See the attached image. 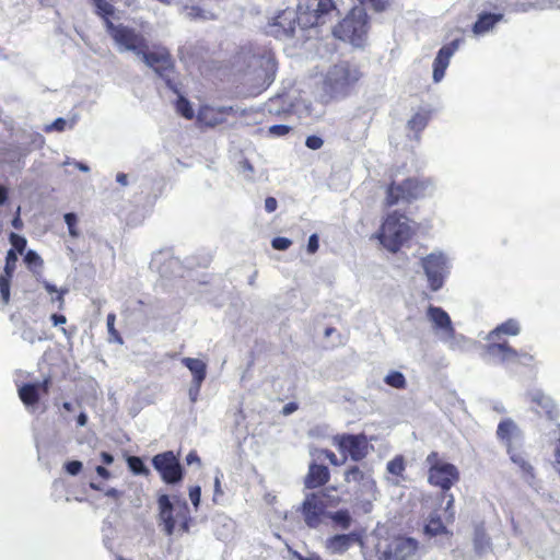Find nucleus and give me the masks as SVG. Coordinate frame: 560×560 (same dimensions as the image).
<instances>
[{"instance_id":"nucleus-64","label":"nucleus","mask_w":560,"mask_h":560,"mask_svg":"<svg viewBox=\"0 0 560 560\" xmlns=\"http://www.w3.org/2000/svg\"><path fill=\"white\" fill-rule=\"evenodd\" d=\"M105 495L118 500L121 497V492L115 488H109L105 491Z\"/></svg>"},{"instance_id":"nucleus-7","label":"nucleus","mask_w":560,"mask_h":560,"mask_svg":"<svg viewBox=\"0 0 560 560\" xmlns=\"http://www.w3.org/2000/svg\"><path fill=\"white\" fill-rule=\"evenodd\" d=\"M425 462L429 465L428 481L430 485L446 492L459 480L457 467L441 459L438 453H430Z\"/></svg>"},{"instance_id":"nucleus-5","label":"nucleus","mask_w":560,"mask_h":560,"mask_svg":"<svg viewBox=\"0 0 560 560\" xmlns=\"http://www.w3.org/2000/svg\"><path fill=\"white\" fill-rule=\"evenodd\" d=\"M432 192L433 185L429 180H418L415 178H407L401 183L393 180L387 188L385 202L390 207L399 202L429 196Z\"/></svg>"},{"instance_id":"nucleus-17","label":"nucleus","mask_w":560,"mask_h":560,"mask_svg":"<svg viewBox=\"0 0 560 560\" xmlns=\"http://www.w3.org/2000/svg\"><path fill=\"white\" fill-rule=\"evenodd\" d=\"M462 39L457 38L451 42L450 44L443 46L434 61H433V80L439 83L445 75V71L450 65V60L455 51L459 48Z\"/></svg>"},{"instance_id":"nucleus-51","label":"nucleus","mask_w":560,"mask_h":560,"mask_svg":"<svg viewBox=\"0 0 560 560\" xmlns=\"http://www.w3.org/2000/svg\"><path fill=\"white\" fill-rule=\"evenodd\" d=\"M82 463L80 460H70L65 464L66 471L71 476H77L82 470Z\"/></svg>"},{"instance_id":"nucleus-29","label":"nucleus","mask_w":560,"mask_h":560,"mask_svg":"<svg viewBox=\"0 0 560 560\" xmlns=\"http://www.w3.org/2000/svg\"><path fill=\"white\" fill-rule=\"evenodd\" d=\"M357 540L358 535L354 533L335 535L331 538L327 539L326 547L331 553H342L347 551L350 548L351 544Z\"/></svg>"},{"instance_id":"nucleus-56","label":"nucleus","mask_w":560,"mask_h":560,"mask_svg":"<svg viewBox=\"0 0 560 560\" xmlns=\"http://www.w3.org/2000/svg\"><path fill=\"white\" fill-rule=\"evenodd\" d=\"M334 9L332 0H320L319 10H318V20L330 12Z\"/></svg>"},{"instance_id":"nucleus-21","label":"nucleus","mask_w":560,"mask_h":560,"mask_svg":"<svg viewBox=\"0 0 560 560\" xmlns=\"http://www.w3.org/2000/svg\"><path fill=\"white\" fill-rule=\"evenodd\" d=\"M159 504V522L163 525V530L166 535L171 536L175 532L176 520H175V504L170 500V497L162 494L158 500Z\"/></svg>"},{"instance_id":"nucleus-61","label":"nucleus","mask_w":560,"mask_h":560,"mask_svg":"<svg viewBox=\"0 0 560 560\" xmlns=\"http://www.w3.org/2000/svg\"><path fill=\"white\" fill-rule=\"evenodd\" d=\"M318 236L317 234H312L310 237H308V243H307V252L310 254H314L317 252L318 249Z\"/></svg>"},{"instance_id":"nucleus-59","label":"nucleus","mask_w":560,"mask_h":560,"mask_svg":"<svg viewBox=\"0 0 560 560\" xmlns=\"http://www.w3.org/2000/svg\"><path fill=\"white\" fill-rule=\"evenodd\" d=\"M320 454H323L330 462V464L335 466H339L346 462V457L342 459V462H339L336 454L329 450H323L320 451Z\"/></svg>"},{"instance_id":"nucleus-8","label":"nucleus","mask_w":560,"mask_h":560,"mask_svg":"<svg viewBox=\"0 0 560 560\" xmlns=\"http://www.w3.org/2000/svg\"><path fill=\"white\" fill-rule=\"evenodd\" d=\"M485 346L483 359L494 364L523 363L528 364L533 357L513 349L505 340H488Z\"/></svg>"},{"instance_id":"nucleus-31","label":"nucleus","mask_w":560,"mask_h":560,"mask_svg":"<svg viewBox=\"0 0 560 560\" xmlns=\"http://www.w3.org/2000/svg\"><path fill=\"white\" fill-rule=\"evenodd\" d=\"M439 339L453 351H466L469 345V340L465 336L456 334L454 327L442 335Z\"/></svg>"},{"instance_id":"nucleus-33","label":"nucleus","mask_w":560,"mask_h":560,"mask_svg":"<svg viewBox=\"0 0 560 560\" xmlns=\"http://www.w3.org/2000/svg\"><path fill=\"white\" fill-rule=\"evenodd\" d=\"M175 520L179 524V529L188 532L189 529V511L186 502L175 504Z\"/></svg>"},{"instance_id":"nucleus-23","label":"nucleus","mask_w":560,"mask_h":560,"mask_svg":"<svg viewBox=\"0 0 560 560\" xmlns=\"http://www.w3.org/2000/svg\"><path fill=\"white\" fill-rule=\"evenodd\" d=\"M427 317L432 323L433 330L439 338L453 327L448 314L439 306L430 305L427 311Z\"/></svg>"},{"instance_id":"nucleus-11","label":"nucleus","mask_w":560,"mask_h":560,"mask_svg":"<svg viewBox=\"0 0 560 560\" xmlns=\"http://www.w3.org/2000/svg\"><path fill=\"white\" fill-rule=\"evenodd\" d=\"M276 61L271 54L253 55L248 62L249 74H253L257 84L268 86L275 79Z\"/></svg>"},{"instance_id":"nucleus-44","label":"nucleus","mask_w":560,"mask_h":560,"mask_svg":"<svg viewBox=\"0 0 560 560\" xmlns=\"http://www.w3.org/2000/svg\"><path fill=\"white\" fill-rule=\"evenodd\" d=\"M65 222H66V224L68 226L69 234L72 237H78L79 236V231L77 229V223H78L77 214L72 213V212L66 213L65 214Z\"/></svg>"},{"instance_id":"nucleus-37","label":"nucleus","mask_w":560,"mask_h":560,"mask_svg":"<svg viewBox=\"0 0 560 560\" xmlns=\"http://www.w3.org/2000/svg\"><path fill=\"white\" fill-rule=\"evenodd\" d=\"M23 260H24L25 265L27 266V268L33 272H37V269H40L43 266V259L33 249H30L24 254Z\"/></svg>"},{"instance_id":"nucleus-27","label":"nucleus","mask_w":560,"mask_h":560,"mask_svg":"<svg viewBox=\"0 0 560 560\" xmlns=\"http://www.w3.org/2000/svg\"><path fill=\"white\" fill-rule=\"evenodd\" d=\"M532 402L535 405L537 412H545L550 420L558 418L559 410L557 409L553 400L544 393L539 390L534 392L532 394Z\"/></svg>"},{"instance_id":"nucleus-20","label":"nucleus","mask_w":560,"mask_h":560,"mask_svg":"<svg viewBox=\"0 0 560 560\" xmlns=\"http://www.w3.org/2000/svg\"><path fill=\"white\" fill-rule=\"evenodd\" d=\"M18 262V254L14 249L7 253L4 273L0 276V308L5 306L10 301V280L13 276Z\"/></svg>"},{"instance_id":"nucleus-10","label":"nucleus","mask_w":560,"mask_h":560,"mask_svg":"<svg viewBox=\"0 0 560 560\" xmlns=\"http://www.w3.org/2000/svg\"><path fill=\"white\" fill-rule=\"evenodd\" d=\"M419 542L410 537H396L382 553L383 560H420Z\"/></svg>"},{"instance_id":"nucleus-14","label":"nucleus","mask_w":560,"mask_h":560,"mask_svg":"<svg viewBox=\"0 0 560 560\" xmlns=\"http://www.w3.org/2000/svg\"><path fill=\"white\" fill-rule=\"evenodd\" d=\"M300 13L293 9H285L276 15L269 23L268 33L277 38L284 39L293 36Z\"/></svg>"},{"instance_id":"nucleus-2","label":"nucleus","mask_w":560,"mask_h":560,"mask_svg":"<svg viewBox=\"0 0 560 560\" xmlns=\"http://www.w3.org/2000/svg\"><path fill=\"white\" fill-rule=\"evenodd\" d=\"M361 77L359 67L350 61L340 60L330 65L322 74L319 82L322 101L345 98L351 93Z\"/></svg>"},{"instance_id":"nucleus-36","label":"nucleus","mask_w":560,"mask_h":560,"mask_svg":"<svg viewBox=\"0 0 560 560\" xmlns=\"http://www.w3.org/2000/svg\"><path fill=\"white\" fill-rule=\"evenodd\" d=\"M429 121V113L427 112H418L416 113L408 121V127L411 130L420 132L425 128Z\"/></svg>"},{"instance_id":"nucleus-12","label":"nucleus","mask_w":560,"mask_h":560,"mask_svg":"<svg viewBox=\"0 0 560 560\" xmlns=\"http://www.w3.org/2000/svg\"><path fill=\"white\" fill-rule=\"evenodd\" d=\"M152 464L166 483H176L182 480L183 468L172 451L155 455Z\"/></svg>"},{"instance_id":"nucleus-46","label":"nucleus","mask_w":560,"mask_h":560,"mask_svg":"<svg viewBox=\"0 0 560 560\" xmlns=\"http://www.w3.org/2000/svg\"><path fill=\"white\" fill-rule=\"evenodd\" d=\"M96 7L97 13L104 18H107L113 13V5L106 0H92ZM108 19H105V21Z\"/></svg>"},{"instance_id":"nucleus-45","label":"nucleus","mask_w":560,"mask_h":560,"mask_svg":"<svg viewBox=\"0 0 560 560\" xmlns=\"http://www.w3.org/2000/svg\"><path fill=\"white\" fill-rule=\"evenodd\" d=\"M21 337L23 340L34 343L36 341H40L44 339L43 335L38 334L34 328L32 327H24L21 334Z\"/></svg>"},{"instance_id":"nucleus-58","label":"nucleus","mask_w":560,"mask_h":560,"mask_svg":"<svg viewBox=\"0 0 560 560\" xmlns=\"http://www.w3.org/2000/svg\"><path fill=\"white\" fill-rule=\"evenodd\" d=\"M68 125V121L63 118H57L49 127H47V131L56 130L63 131Z\"/></svg>"},{"instance_id":"nucleus-15","label":"nucleus","mask_w":560,"mask_h":560,"mask_svg":"<svg viewBox=\"0 0 560 560\" xmlns=\"http://www.w3.org/2000/svg\"><path fill=\"white\" fill-rule=\"evenodd\" d=\"M50 383V378L46 377L42 382L27 383L19 387V397L28 410H35L40 396L48 393Z\"/></svg>"},{"instance_id":"nucleus-54","label":"nucleus","mask_w":560,"mask_h":560,"mask_svg":"<svg viewBox=\"0 0 560 560\" xmlns=\"http://www.w3.org/2000/svg\"><path fill=\"white\" fill-rule=\"evenodd\" d=\"M201 385L202 383H195V381H191V384L188 389V396L190 401L194 404L198 400Z\"/></svg>"},{"instance_id":"nucleus-24","label":"nucleus","mask_w":560,"mask_h":560,"mask_svg":"<svg viewBox=\"0 0 560 560\" xmlns=\"http://www.w3.org/2000/svg\"><path fill=\"white\" fill-rule=\"evenodd\" d=\"M319 4L320 0H300L298 5L299 25L304 27L317 25Z\"/></svg>"},{"instance_id":"nucleus-34","label":"nucleus","mask_w":560,"mask_h":560,"mask_svg":"<svg viewBox=\"0 0 560 560\" xmlns=\"http://www.w3.org/2000/svg\"><path fill=\"white\" fill-rule=\"evenodd\" d=\"M474 549L477 557L481 558L490 550V540L483 532H476L474 539Z\"/></svg>"},{"instance_id":"nucleus-47","label":"nucleus","mask_w":560,"mask_h":560,"mask_svg":"<svg viewBox=\"0 0 560 560\" xmlns=\"http://www.w3.org/2000/svg\"><path fill=\"white\" fill-rule=\"evenodd\" d=\"M115 319H116V316L115 314H108L107 315V329H108V334L110 335V337L119 342V343H122V339L121 337L119 336V334L117 332V330L115 329Z\"/></svg>"},{"instance_id":"nucleus-3","label":"nucleus","mask_w":560,"mask_h":560,"mask_svg":"<svg viewBox=\"0 0 560 560\" xmlns=\"http://www.w3.org/2000/svg\"><path fill=\"white\" fill-rule=\"evenodd\" d=\"M413 233L409 220L404 214L393 212L387 215L375 237L389 252L396 253Z\"/></svg>"},{"instance_id":"nucleus-43","label":"nucleus","mask_w":560,"mask_h":560,"mask_svg":"<svg viewBox=\"0 0 560 560\" xmlns=\"http://www.w3.org/2000/svg\"><path fill=\"white\" fill-rule=\"evenodd\" d=\"M183 13L185 14V16H187L189 19H197V18H200V19H203V20L209 19V12H206V11L201 10L200 8L195 7V5H190V7L189 5H184Z\"/></svg>"},{"instance_id":"nucleus-42","label":"nucleus","mask_w":560,"mask_h":560,"mask_svg":"<svg viewBox=\"0 0 560 560\" xmlns=\"http://www.w3.org/2000/svg\"><path fill=\"white\" fill-rule=\"evenodd\" d=\"M177 112L185 118L190 119L194 117V109L190 103L183 96H179L176 103Z\"/></svg>"},{"instance_id":"nucleus-28","label":"nucleus","mask_w":560,"mask_h":560,"mask_svg":"<svg viewBox=\"0 0 560 560\" xmlns=\"http://www.w3.org/2000/svg\"><path fill=\"white\" fill-rule=\"evenodd\" d=\"M503 20L501 13H481L472 26V33L477 36L485 35L492 31L494 25Z\"/></svg>"},{"instance_id":"nucleus-55","label":"nucleus","mask_w":560,"mask_h":560,"mask_svg":"<svg viewBox=\"0 0 560 560\" xmlns=\"http://www.w3.org/2000/svg\"><path fill=\"white\" fill-rule=\"evenodd\" d=\"M200 497H201L200 487L196 486V487L190 488L189 498L195 508H198V505L200 503Z\"/></svg>"},{"instance_id":"nucleus-60","label":"nucleus","mask_w":560,"mask_h":560,"mask_svg":"<svg viewBox=\"0 0 560 560\" xmlns=\"http://www.w3.org/2000/svg\"><path fill=\"white\" fill-rule=\"evenodd\" d=\"M528 7L534 8L533 4H529ZM535 8H538L540 10L553 9V8L560 9V4L553 2L552 0H541L538 2L537 5H535Z\"/></svg>"},{"instance_id":"nucleus-35","label":"nucleus","mask_w":560,"mask_h":560,"mask_svg":"<svg viewBox=\"0 0 560 560\" xmlns=\"http://www.w3.org/2000/svg\"><path fill=\"white\" fill-rule=\"evenodd\" d=\"M446 528L443 525L441 518L436 514H431L430 518L424 527V532L429 536H438L445 533Z\"/></svg>"},{"instance_id":"nucleus-26","label":"nucleus","mask_w":560,"mask_h":560,"mask_svg":"<svg viewBox=\"0 0 560 560\" xmlns=\"http://www.w3.org/2000/svg\"><path fill=\"white\" fill-rule=\"evenodd\" d=\"M329 479V470L324 465L311 464L305 477V487L307 489L318 488L325 485Z\"/></svg>"},{"instance_id":"nucleus-19","label":"nucleus","mask_w":560,"mask_h":560,"mask_svg":"<svg viewBox=\"0 0 560 560\" xmlns=\"http://www.w3.org/2000/svg\"><path fill=\"white\" fill-rule=\"evenodd\" d=\"M406 460L402 455H396L386 464L384 481L389 487H401L407 481Z\"/></svg>"},{"instance_id":"nucleus-32","label":"nucleus","mask_w":560,"mask_h":560,"mask_svg":"<svg viewBox=\"0 0 560 560\" xmlns=\"http://www.w3.org/2000/svg\"><path fill=\"white\" fill-rule=\"evenodd\" d=\"M182 363L190 371L195 383H203L207 376V363L200 359L183 358Z\"/></svg>"},{"instance_id":"nucleus-30","label":"nucleus","mask_w":560,"mask_h":560,"mask_svg":"<svg viewBox=\"0 0 560 560\" xmlns=\"http://www.w3.org/2000/svg\"><path fill=\"white\" fill-rule=\"evenodd\" d=\"M520 332V323L516 319L510 318L491 330L487 335L486 340H501L502 335L517 336Z\"/></svg>"},{"instance_id":"nucleus-16","label":"nucleus","mask_w":560,"mask_h":560,"mask_svg":"<svg viewBox=\"0 0 560 560\" xmlns=\"http://www.w3.org/2000/svg\"><path fill=\"white\" fill-rule=\"evenodd\" d=\"M326 509L324 497L319 493H308L302 504V514L310 527H317Z\"/></svg>"},{"instance_id":"nucleus-6","label":"nucleus","mask_w":560,"mask_h":560,"mask_svg":"<svg viewBox=\"0 0 560 560\" xmlns=\"http://www.w3.org/2000/svg\"><path fill=\"white\" fill-rule=\"evenodd\" d=\"M347 483L355 485V495L359 499L376 500L378 490L372 467L366 464L351 465L343 474Z\"/></svg>"},{"instance_id":"nucleus-40","label":"nucleus","mask_w":560,"mask_h":560,"mask_svg":"<svg viewBox=\"0 0 560 560\" xmlns=\"http://www.w3.org/2000/svg\"><path fill=\"white\" fill-rule=\"evenodd\" d=\"M128 467L135 475H148L149 469L145 467L142 459L138 456H129L127 458Z\"/></svg>"},{"instance_id":"nucleus-63","label":"nucleus","mask_w":560,"mask_h":560,"mask_svg":"<svg viewBox=\"0 0 560 560\" xmlns=\"http://www.w3.org/2000/svg\"><path fill=\"white\" fill-rule=\"evenodd\" d=\"M186 463L188 465H191V464H198L200 465V458L199 456L197 455L196 452H190L187 456H186Z\"/></svg>"},{"instance_id":"nucleus-49","label":"nucleus","mask_w":560,"mask_h":560,"mask_svg":"<svg viewBox=\"0 0 560 560\" xmlns=\"http://www.w3.org/2000/svg\"><path fill=\"white\" fill-rule=\"evenodd\" d=\"M443 499L446 500V504H445V513H446V517L447 520H453L454 518V515H455V512H454V497L453 494L451 493H444L443 494Z\"/></svg>"},{"instance_id":"nucleus-9","label":"nucleus","mask_w":560,"mask_h":560,"mask_svg":"<svg viewBox=\"0 0 560 560\" xmlns=\"http://www.w3.org/2000/svg\"><path fill=\"white\" fill-rule=\"evenodd\" d=\"M421 267L427 276L429 288L435 292L443 287L450 273L451 260L444 253L436 250L421 259Z\"/></svg>"},{"instance_id":"nucleus-22","label":"nucleus","mask_w":560,"mask_h":560,"mask_svg":"<svg viewBox=\"0 0 560 560\" xmlns=\"http://www.w3.org/2000/svg\"><path fill=\"white\" fill-rule=\"evenodd\" d=\"M233 112V107H212V106H203L200 108L198 118L206 126L214 127L220 124H223L226 119V116Z\"/></svg>"},{"instance_id":"nucleus-41","label":"nucleus","mask_w":560,"mask_h":560,"mask_svg":"<svg viewBox=\"0 0 560 560\" xmlns=\"http://www.w3.org/2000/svg\"><path fill=\"white\" fill-rule=\"evenodd\" d=\"M9 241L12 245L11 249H14L16 254L23 255L26 248L27 241L24 236L16 233H11Z\"/></svg>"},{"instance_id":"nucleus-52","label":"nucleus","mask_w":560,"mask_h":560,"mask_svg":"<svg viewBox=\"0 0 560 560\" xmlns=\"http://www.w3.org/2000/svg\"><path fill=\"white\" fill-rule=\"evenodd\" d=\"M291 127L287 125H273L269 127V133L273 137H282L289 133Z\"/></svg>"},{"instance_id":"nucleus-50","label":"nucleus","mask_w":560,"mask_h":560,"mask_svg":"<svg viewBox=\"0 0 560 560\" xmlns=\"http://www.w3.org/2000/svg\"><path fill=\"white\" fill-rule=\"evenodd\" d=\"M291 244H292L291 240H289L287 237H281V236L275 237L271 241L272 247L277 250H285L291 246Z\"/></svg>"},{"instance_id":"nucleus-13","label":"nucleus","mask_w":560,"mask_h":560,"mask_svg":"<svg viewBox=\"0 0 560 560\" xmlns=\"http://www.w3.org/2000/svg\"><path fill=\"white\" fill-rule=\"evenodd\" d=\"M340 452L348 454L353 462H360L370 453L369 442L363 434H342L335 438Z\"/></svg>"},{"instance_id":"nucleus-57","label":"nucleus","mask_w":560,"mask_h":560,"mask_svg":"<svg viewBox=\"0 0 560 560\" xmlns=\"http://www.w3.org/2000/svg\"><path fill=\"white\" fill-rule=\"evenodd\" d=\"M334 9L332 0H320L319 10H318V20L330 12Z\"/></svg>"},{"instance_id":"nucleus-39","label":"nucleus","mask_w":560,"mask_h":560,"mask_svg":"<svg viewBox=\"0 0 560 560\" xmlns=\"http://www.w3.org/2000/svg\"><path fill=\"white\" fill-rule=\"evenodd\" d=\"M384 382L390 386V387H394V388H405L406 387V377L402 373L398 372V371H392L390 373H388L385 378H384Z\"/></svg>"},{"instance_id":"nucleus-48","label":"nucleus","mask_w":560,"mask_h":560,"mask_svg":"<svg viewBox=\"0 0 560 560\" xmlns=\"http://www.w3.org/2000/svg\"><path fill=\"white\" fill-rule=\"evenodd\" d=\"M362 5H369L373 10L381 12L385 10L388 4V0H359Z\"/></svg>"},{"instance_id":"nucleus-18","label":"nucleus","mask_w":560,"mask_h":560,"mask_svg":"<svg viewBox=\"0 0 560 560\" xmlns=\"http://www.w3.org/2000/svg\"><path fill=\"white\" fill-rule=\"evenodd\" d=\"M497 436L506 446V451L521 446L523 442L522 431L511 419H505L499 423Z\"/></svg>"},{"instance_id":"nucleus-53","label":"nucleus","mask_w":560,"mask_h":560,"mask_svg":"<svg viewBox=\"0 0 560 560\" xmlns=\"http://www.w3.org/2000/svg\"><path fill=\"white\" fill-rule=\"evenodd\" d=\"M324 141L318 136H308L305 141V145L311 150H318L323 147Z\"/></svg>"},{"instance_id":"nucleus-62","label":"nucleus","mask_w":560,"mask_h":560,"mask_svg":"<svg viewBox=\"0 0 560 560\" xmlns=\"http://www.w3.org/2000/svg\"><path fill=\"white\" fill-rule=\"evenodd\" d=\"M278 202L273 197H267L265 200V209L267 212L271 213L277 209Z\"/></svg>"},{"instance_id":"nucleus-4","label":"nucleus","mask_w":560,"mask_h":560,"mask_svg":"<svg viewBox=\"0 0 560 560\" xmlns=\"http://www.w3.org/2000/svg\"><path fill=\"white\" fill-rule=\"evenodd\" d=\"M368 15L363 8H354L334 28L335 37L350 43L354 47H362L368 38Z\"/></svg>"},{"instance_id":"nucleus-1","label":"nucleus","mask_w":560,"mask_h":560,"mask_svg":"<svg viewBox=\"0 0 560 560\" xmlns=\"http://www.w3.org/2000/svg\"><path fill=\"white\" fill-rule=\"evenodd\" d=\"M106 30L119 52L130 51L135 54L145 66L153 69L159 77L165 80L171 89H174L172 84L173 61L166 50L150 51L149 42L144 35L122 23L115 24L106 20Z\"/></svg>"},{"instance_id":"nucleus-38","label":"nucleus","mask_w":560,"mask_h":560,"mask_svg":"<svg viewBox=\"0 0 560 560\" xmlns=\"http://www.w3.org/2000/svg\"><path fill=\"white\" fill-rule=\"evenodd\" d=\"M330 518L341 528L348 529L352 523V517L347 510H339L330 515Z\"/></svg>"},{"instance_id":"nucleus-25","label":"nucleus","mask_w":560,"mask_h":560,"mask_svg":"<svg viewBox=\"0 0 560 560\" xmlns=\"http://www.w3.org/2000/svg\"><path fill=\"white\" fill-rule=\"evenodd\" d=\"M510 455V459L515 464L522 474V478L529 485L533 486L535 481L534 467L527 460L526 455L518 447L510 448L506 451Z\"/></svg>"}]
</instances>
